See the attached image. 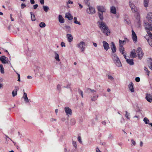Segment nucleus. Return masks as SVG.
<instances>
[{
	"label": "nucleus",
	"instance_id": "1",
	"mask_svg": "<svg viewBox=\"0 0 152 152\" xmlns=\"http://www.w3.org/2000/svg\"><path fill=\"white\" fill-rule=\"evenodd\" d=\"M97 23L99 28L104 34L107 36L110 34V31L105 23L103 21H98Z\"/></svg>",
	"mask_w": 152,
	"mask_h": 152
},
{
	"label": "nucleus",
	"instance_id": "2",
	"mask_svg": "<svg viewBox=\"0 0 152 152\" xmlns=\"http://www.w3.org/2000/svg\"><path fill=\"white\" fill-rule=\"evenodd\" d=\"M129 4L132 12L134 13L137 12V9L132 0L129 1Z\"/></svg>",
	"mask_w": 152,
	"mask_h": 152
},
{
	"label": "nucleus",
	"instance_id": "3",
	"mask_svg": "<svg viewBox=\"0 0 152 152\" xmlns=\"http://www.w3.org/2000/svg\"><path fill=\"white\" fill-rule=\"evenodd\" d=\"M136 53L138 58L139 59H141L144 55L142 48L140 47H138L137 49Z\"/></svg>",
	"mask_w": 152,
	"mask_h": 152
},
{
	"label": "nucleus",
	"instance_id": "4",
	"mask_svg": "<svg viewBox=\"0 0 152 152\" xmlns=\"http://www.w3.org/2000/svg\"><path fill=\"white\" fill-rule=\"evenodd\" d=\"M88 7L86 10V12L89 14L92 15L94 14L95 12V8L92 6H87Z\"/></svg>",
	"mask_w": 152,
	"mask_h": 152
},
{
	"label": "nucleus",
	"instance_id": "5",
	"mask_svg": "<svg viewBox=\"0 0 152 152\" xmlns=\"http://www.w3.org/2000/svg\"><path fill=\"white\" fill-rule=\"evenodd\" d=\"M36 69L34 70V71L39 73L40 76H42L44 74V70L42 68L39 66H36Z\"/></svg>",
	"mask_w": 152,
	"mask_h": 152
},
{
	"label": "nucleus",
	"instance_id": "6",
	"mask_svg": "<svg viewBox=\"0 0 152 152\" xmlns=\"http://www.w3.org/2000/svg\"><path fill=\"white\" fill-rule=\"evenodd\" d=\"M144 24V26L147 32V31H150L152 30V24L149 23V22L145 23Z\"/></svg>",
	"mask_w": 152,
	"mask_h": 152
},
{
	"label": "nucleus",
	"instance_id": "7",
	"mask_svg": "<svg viewBox=\"0 0 152 152\" xmlns=\"http://www.w3.org/2000/svg\"><path fill=\"white\" fill-rule=\"evenodd\" d=\"M85 45V42L82 41L80 42L77 45V47L80 49L81 52H83L85 49V48L84 47V45Z\"/></svg>",
	"mask_w": 152,
	"mask_h": 152
},
{
	"label": "nucleus",
	"instance_id": "8",
	"mask_svg": "<svg viewBox=\"0 0 152 152\" xmlns=\"http://www.w3.org/2000/svg\"><path fill=\"white\" fill-rule=\"evenodd\" d=\"M64 110L65 112L66 115L69 116L71 115L72 113V110L69 107H66L64 108Z\"/></svg>",
	"mask_w": 152,
	"mask_h": 152
},
{
	"label": "nucleus",
	"instance_id": "9",
	"mask_svg": "<svg viewBox=\"0 0 152 152\" xmlns=\"http://www.w3.org/2000/svg\"><path fill=\"white\" fill-rule=\"evenodd\" d=\"M145 99L149 102H152V93L151 94H146Z\"/></svg>",
	"mask_w": 152,
	"mask_h": 152
},
{
	"label": "nucleus",
	"instance_id": "10",
	"mask_svg": "<svg viewBox=\"0 0 152 152\" xmlns=\"http://www.w3.org/2000/svg\"><path fill=\"white\" fill-rule=\"evenodd\" d=\"M1 61L3 64H9L8 61V58L4 56H1Z\"/></svg>",
	"mask_w": 152,
	"mask_h": 152
},
{
	"label": "nucleus",
	"instance_id": "11",
	"mask_svg": "<svg viewBox=\"0 0 152 152\" xmlns=\"http://www.w3.org/2000/svg\"><path fill=\"white\" fill-rule=\"evenodd\" d=\"M132 38L134 42L136 43L137 41V37L134 31L133 30L132 31Z\"/></svg>",
	"mask_w": 152,
	"mask_h": 152
},
{
	"label": "nucleus",
	"instance_id": "12",
	"mask_svg": "<svg viewBox=\"0 0 152 152\" xmlns=\"http://www.w3.org/2000/svg\"><path fill=\"white\" fill-rule=\"evenodd\" d=\"M147 18L148 20V22L152 24V13L149 12L147 16Z\"/></svg>",
	"mask_w": 152,
	"mask_h": 152
},
{
	"label": "nucleus",
	"instance_id": "13",
	"mask_svg": "<svg viewBox=\"0 0 152 152\" xmlns=\"http://www.w3.org/2000/svg\"><path fill=\"white\" fill-rule=\"evenodd\" d=\"M115 64L118 67L122 66L121 63L119 58L113 60Z\"/></svg>",
	"mask_w": 152,
	"mask_h": 152
},
{
	"label": "nucleus",
	"instance_id": "14",
	"mask_svg": "<svg viewBox=\"0 0 152 152\" xmlns=\"http://www.w3.org/2000/svg\"><path fill=\"white\" fill-rule=\"evenodd\" d=\"M103 46L104 49L107 51L110 48L109 45L106 41H103L102 42Z\"/></svg>",
	"mask_w": 152,
	"mask_h": 152
},
{
	"label": "nucleus",
	"instance_id": "15",
	"mask_svg": "<svg viewBox=\"0 0 152 152\" xmlns=\"http://www.w3.org/2000/svg\"><path fill=\"white\" fill-rule=\"evenodd\" d=\"M110 47L112 50V53H115L116 51V48L114 43L113 42H111Z\"/></svg>",
	"mask_w": 152,
	"mask_h": 152
},
{
	"label": "nucleus",
	"instance_id": "16",
	"mask_svg": "<svg viewBox=\"0 0 152 152\" xmlns=\"http://www.w3.org/2000/svg\"><path fill=\"white\" fill-rule=\"evenodd\" d=\"M98 10L100 13L104 12L106 11V10L105 8L102 6H99L97 7Z\"/></svg>",
	"mask_w": 152,
	"mask_h": 152
},
{
	"label": "nucleus",
	"instance_id": "17",
	"mask_svg": "<svg viewBox=\"0 0 152 152\" xmlns=\"http://www.w3.org/2000/svg\"><path fill=\"white\" fill-rule=\"evenodd\" d=\"M130 57L132 58H134L137 56L136 53V50L134 49H133L130 53Z\"/></svg>",
	"mask_w": 152,
	"mask_h": 152
},
{
	"label": "nucleus",
	"instance_id": "18",
	"mask_svg": "<svg viewBox=\"0 0 152 152\" xmlns=\"http://www.w3.org/2000/svg\"><path fill=\"white\" fill-rule=\"evenodd\" d=\"M133 86L134 84L132 82H131L128 85L129 88L131 92H134Z\"/></svg>",
	"mask_w": 152,
	"mask_h": 152
},
{
	"label": "nucleus",
	"instance_id": "19",
	"mask_svg": "<svg viewBox=\"0 0 152 152\" xmlns=\"http://www.w3.org/2000/svg\"><path fill=\"white\" fill-rule=\"evenodd\" d=\"M66 37L68 42H71L72 41L73 37L71 34H67L66 35Z\"/></svg>",
	"mask_w": 152,
	"mask_h": 152
},
{
	"label": "nucleus",
	"instance_id": "20",
	"mask_svg": "<svg viewBox=\"0 0 152 152\" xmlns=\"http://www.w3.org/2000/svg\"><path fill=\"white\" fill-rule=\"evenodd\" d=\"M110 13L114 15L116 14V9L114 6H112L110 8Z\"/></svg>",
	"mask_w": 152,
	"mask_h": 152
},
{
	"label": "nucleus",
	"instance_id": "21",
	"mask_svg": "<svg viewBox=\"0 0 152 152\" xmlns=\"http://www.w3.org/2000/svg\"><path fill=\"white\" fill-rule=\"evenodd\" d=\"M67 33H70L71 32V29L70 26H65L64 28Z\"/></svg>",
	"mask_w": 152,
	"mask_h": 152
},
{
	"label": "nucleus",
	"instance_id": "22",
	"mask_svg": "<svg viewBox=\"0 0 152 152\" xmlns=\"http://www.w3.org/2000/svg\"><path fill=\"white\" fill-rule=\"evenodd\" d=\"M111 57L113 60L115 59H118V58H119L117 55L115 53H112Z\"/></svg>",
	"mask_w": 152,
	"mask_h": 152
},
{
	"label": "nucleus",
	"instance_id": "23",
	"mask_svg": "<svg viewBox=\"0 0 152 152\" xmlns=\"http://www.w3.org/2000/svg\"><path fill=\"white\" fill-rule=\"evenodd\" d=\"M65 17L69 20H71L73 19V16L70 13H66V14Z\"/></svg>",
	"mask_w": 152,
	"mask_h": 152
},
{
	"label": "nucleus",
	"instance_id": "24",
	"mask_svg": "<svg viewBox=\"0 0 152 152\" xmlns=\"http://www.w3.org/2000/svg\"><path fill=\"white\" fill-rule=\"evenodd\" d=\"M126 61L128 64H129L130 65H133L134 64L133 62V59H127Z\"/></svg>",
	"mask_w": 152,
	"mask_h": 152
},
{
	"label": "nucleus",
	"instance_id": "25",
	"mask_svg": "<svg viewBox=\"0 0 152 152\" xmlns=\"http://www.w3.org/2000/svg\"><path fill=\"white\" fill-rule=\"evenodd\" d=\"M58 21L61 23H63L64 22V19L62 16L61 15H59L58 16Z\"/></svg>",
	"mask_w": 152,
	"mask_h": 152
},
{
	"label": "nucleus",
	"instance_id": "26",
	"mask_svg": "<svg viewBox=\"0 0 152 152\" xmlns=\"http://www.w3.org/2000/svg\"><path fill=\"white\" fill-rule=\"evenodd\" d=\"M86 92L90 93V92L92 93V94H94V93L96 92V91L94 89H91L90 88H88L86 90Z\"/></svg>",
	"mask_w": 152,
	"mask_h": 152
},
{
	"label": "nucleus",
	"instance_id": "27",
	"mask_svg": "<svg viewBox=\"0 0 152 152\" xmlns=\"http://www.w3.org/2000/svg\"><path fill=\"white\" fill-rule=\"evenodd\" d=\"M55 54V58L56 60V61H59L60 60V59L59 57V55L56 52H54Z\"/></svg>",
	"mask_w": 152,
	"mask_h": 152
},
{
	"label": "nucleus",
	"instance_id": "28",
	"mask_svg": "<svg viewBox=\"0 0 152 152\" xmlns=\"http://www.w3.org/2000/svg\"><path fill=\"white\" fill-rule=\"evenodd\" d=\"M30 14L31 15V20L32 21H34L36 20L34 15L32 12H30Z\"/></svg>",
	"mask_w": 152,
	"mask_h": 152
},
{
	"label": "nucleus",
	"instance_id": "29",
	"mask_svg": "<svg viewBox=\"0 0 152 152\" xmlns=\"http://www.w3.org/2000/svg\"><path fill=\"white\" fill-rule=\"evenodd\" d=\"M119 50L121 53L122 54L123 53H126L124 48L123 47H120Z\"/></svg>",
	"mask_w": 152,
	"mask_h": 152
},
{
	"label": "nucleus",
	"instance_id": "30",
	"mask_svg": "<svg viewBox=\"0 0 152 152\" xmlns=\"http://www.w3.org/2000/svg\"><path fill=\"white\" fill-rule=\"evenodd\" d=\"M23 98L24 99V100L26 103L29 102V100L27 95H23Z\"/></svg>",
	"mask_w": 152,
	"mask_h": 152
},
{
	"label": "nucleus",
	"instance_id": "31",
	"mask_svg": "<svg viewBox=\"0 0 152 152\" xmlns=\"http://www.w3.org/2000/svg\"><path fill=\"white\" fill-rule=\"evenodd\" d=\"M126 42L125 40L122 41L121 40H119V43L120 47H123L124 45V42Z\"/></svg>",
	"mask_w": 152,
	"mask_h": 152
},
{
	"label": "nucleus",
	"instance_id": "32",
	"mask_svg": "<svg viewBox=\"0 0 152 152\" xmlns=\"http://www.w3.org/2000/svg\"><path fill=\"white\" fill-rule=\"evenodd\" d=\"M98 15L99 19L101 20H102L103 19V13L99 12Z\"/></svg>",
	"mask_w": 152,
	"mask_h": 152
},
{
	"label": "nucleus",
	"instance_id": "33",
	"mask_svg": "<svg viewBox=\"0 0 152 152\" xmlns=\"http://www.w3.org/2000/svg\"><path fill=\"white\" fill-rule=\"evenodd\" d=\"M75 120L74 118H72L70 121V124L72 125H73L75 124Z\"/></svg>",
	"mask_w": 152,
	"mask_h": 152
},
{
	"label": "nucleus",
	"instance_id": "34",
	"mask_svg": "<svg viewBox=\"0 0 152 152\" xmlns=\"http://www.w3.org/2000/svg\"><path fill=\"white\" fill-rule=\"evenodd\" d=\"M149 0H144V5L145 7H147L148 6Z\"/></svg>",
	"mask_w": 152,
	"mask_h": 152
},
{
	"label": "nucleus",
	"instance_id": "35",
	"mask_svg": "<svg viewBox=\"0 0 152 152\" xmlns=\"http://www.w3.org/2000/svg\"><path fill=\"white\" fill-rule=\"evenodd\" d=\"M98 97V95H94L91 98V100L92 101H95L97 99Z\"/></svg>",
	"mask_w": 152,
	"mask_h": 152
},
{
	"label": "nucleus",
	"instance_id": "36",
	"mask_svg": "<svg viewBox=\"0 0 152 152\" xmlns=\"http://www.w3.org/2000/svg\"><path fill=\"white\" fill-rule=\"evenodd\" d=\"M149 61L150 65L149 66V68L152 70V59L150 58L149 59V60L148 61Z\"/></svg>",
	"mask_w": 152,
	"mask_h": 152
},
{
	"label": "nucleus",
	"instance_id": "37",
	"mask_svg": "<svg viewBox=\"0 0 152 152\" xmlns=\"http://www.w3.org/2000/svg\"><path fill=\"white\" fill-rule=\"evenodd\" d=\"M126 114L125 115V116L126 118L128 119H130V113H128L127 111H125Z\"/></svg>",
	"mask_w": 152,
	"mask_h": 152
},
{
	"label": "nucleus",
	"instance_id": "38",
	"mask_svg": "<svg viewBox=\"0 0 152 152\" xmlns=\"http://www.w3.org/2000/svg\"><path fill=\"white\" fill-rule=\"evenodd\" d=\"M0 72L2 74L4 73V69L2 65L0 64Z\"/></svg>",
	"mask_w": 152,
	"mask_h": 152
},
{
	"label": "nucleus",
	"instance_id": "39",
	"mask_svg": "<svg viewBox=\"0 0 152 152\" xmlns=\"http://www.w3.org/2000/svg\"><path fill=\"white\" fill-rule=\"evenodd\" d=\"M74 22L75 23L79 25H80L81 24L79 22H78L77 21V18H76V17H74Z\"/></svg>",
	"mask_w": 152,
	"mask_h": 152
},
{
	"label": "nucleus",
	"instance_id": "40",
	"mask_svg": "<svg viewBox=\"0 0 152 152\" xmlns=\"http://www.w3.org/2000/svg\"><path fill=\"white\" fill-rule=\"evenodd\" d=\"M143 121L146 124H149V120L146 117L144 118Z\"/></svg>",
	"mask_w": 152,
	"mask_h": 152
},
{
	"label": "nucleus",
	"instance_id": "41",
	"mask_svg": "<svg viewBox=\"0 0 152 152\" xmlns=\"http://www.w3.org/2000/svg\"><path fill=\"white\" fill-rule=\"evenodd\" d=\"M43 9L44 11L47 12L49 9V8L48 7L46 6H43Z\"/></svg>",
	"mask_w": 152,
	"mask_h": 152
},
{
	"label": "nucleus",
	"instance_id": "42",
	"mask_svg": "<svg viewBox=\"0 0 152 152\" xmlns=\"http://www.w3.org/2000/svg\"><path fill=\"white\" fill-rule=\"evenodd\" d=\"M72 144L75 147V149H77V146L76 142L75 141H72Z\"/></svg>",
	"mask_w": 152,
	"mask_h": 152
},
{
	"label": "nucleus",
	"instance_id": "43",
	"mask_svg": "<svg viewBox=\"0 0 152 152\" xmlns=\"http://www.w3.org/2000/svg\"><path fill=\"white\" fill-rule=\"evenodd\" d=\"M77 139L78 142L80 144L82 143V141L81 140V137L80 135H78L77 137Z\"/></svg>",
	"mask_w": 152,
	"mask_h": 152
},
{
	"label": "nucleus",
	"instance_id": "44",
	"mask_svg": "<svg viewBox=\"0 0 152 152\" xmlns=\"http://www.w3.org/2000/svg\"><path fill=\"white\" fill-rule=\"evenodd\" d=\"M39 26L41 28H44L45 26L46 25L45 23L42 22L39 23Z\"/></svg>",
	"mask_w": 152,
	"mask_h": 152
},
{
	"label": "nucleus",
	"instance_id": "45",
	"mask_svg": "<svg viewBox=\"0 0 152 152\" xmlns=\"http://www.w3.org/2000/svg\"><path fill=\"white\" fill-rule=\"evenodd\" d=\"M90 0H84V3L86 6H89L90 5Z\"/></svg>",
	"mask_w": 152,
	"mask_h": 152
},
{
	"label": "nucleus",
	"instance_id": "46",
	"mask_svg": "<svg viewBox=\"0 0 152 152\" xmlns=\"http://www.w3.org/2000/svg\"><path fill=\"white\" fill-rule=\"evenodd\" d=\"M78 92L79 94L81 95L82 98H83V91L82 90H80V89H79L78 90Z\"/></svg>",
	"mask_w": 152,
	"mask_h": 152
},
{
	"label": "nucleus",
	"instance_id": "47",
	"mask_svg": "<svg viewBox=\"0 0 152 152\" xmlns=\"http://www.w3.org/2000/svg\"><path fill=\"white\" fill-rule=\"evenodd\" d=\"M144 70L145 71H146V73H147V75L148 76L149 75V74L150 73V72L148 70V69L146 67H145Z\"/></svg>",
	"mask_w": 152,
	"mask_h": 152
},
{
	"label": "nucleus",
	"instance_id": "48",
	"mask_svg": "<svg viewBox=\"0 0 152 152\" xmlns=\"http://www.w3.org/2000/svg\"><path fill=\"white\" fill-rule=\"evenodd\" d=\"M5 136L6 137V141L7 142V143L8 144V142H7V141L9 140H12V139L9 138V137L7 135H5Z\"/></svg>",
	"mask_w": 152,
	"mask_h": 152
},
{
	"label": "nucleus",
	"instance_id": "49",
	"mask_svg": "<svg viewBox=\"0 0 152 152\" xmlns=\"http://www.w3.org/2000/svg\"><path fill=\"white\" fill-rule=\"evenodd\" d=\"M147 41L150 46L152 47V40H151V39H148L147 40Z\"/></svg>",
	"mask_w": 152,
	"mask_h": 152
},
{
	"label": "nucleus",
	"instance_id": "50",
	"mask_svg": "<svg viewBox=\"0 0 152 152\" xmlns=\"http://www.w3.org/2000/svg\"><path fill=\"white\" fill-rule=\"evenodd\" d=\"M147 33L149 36V37L151 38V39H152V34L150 32V31H147Z\"/></svg>",
	"mask_w": 152,
	"mask_h": 152
},
{
	"label": "nucleus",
	"instance_id": "51",
	"mask_svg": "<svg viewBox=\"0 0 152 152\" xmlns=\"http://www.w3.org/2000/svg\"><path fill=\"white\" fill-rule=\"evenodd\" d=\"M12 96L14 97L16 96L17 94V92L14 91H13L12 92Z\"/></svg>",
	"mask_w": 152,
	"mask_h": 152
},
{
	"label": "nucleus",
	"instance_id": "52",
	"mask_svg": "<svg viewBox=\"0 0 152 152\" xmlns=\"http://www.w3.org/2000/svg\"><path fill=\"white\" fill-rule=\"evenodd\" d=\"M136 15H137L136 18L137 20H139V21H138V23H139V22H140V14H139V13H138V12H137V13Z\"/></svg>",
	"mask_w": 152,
	"mask_h": 152
},
{
	"label": "nucleus",
	"instance_id": "53",
	"mask_svg": "<svg viewBox=\"0 0 152 152\" xmlns=\"http://www.w3.org/2000/svg\"><path fill=\"white\" fill-rule=\"evenodd\" d=\"M108 78L110 80H113L114 79L113 77L111 75H108Z\"/></svg>",
	"mask_w": 152,
	"mask_h": 152
},
{
	"label": "nucleus",
	"instance_id": "54",
	"mask_svg": "<svg viewBox=\"0 0 152 152\" xmlns=\"http://www.w3.org/2000/svg\"><path fill=\"white\" fill-rule=\"evenodd\" d=\"M57 89L59 91H60L61 90V85L59 84H58L57 86Z\"/></svg>",
	"mask_w": 152,
	"mask_h": 152
},
{
	"label": "nucleus",
	"instance_id": "55",
	"mask_svg": "<svg viewBox=\"0 0 152 152\" xmlns=\"http://www.w3.org/2000/svg\"><path fill=\"white\" fill-rule=\"evenodd\" d=\"M26 6V5L25 4L22 3L21 5V8L22 9H23Z\"/></svg>",
	"mask_w": 152,
	"mask_h": 152
},
{
	"label": "nucleus",
	"instance_id": "56",
	"mask_svg": "<svg viewBox=\"0 0 152 152\" xmlns=\"http://www.w3.org/2000/svg\"><path fill=\"white\" fill-rule=\"evenodd\" d=\"M135 81L137 82H139L140 81V78L139 77H137L135 78Z\"/></svg>",
	"mask_w": 152,
	"mask_h": 152
},
{
	"label": "nucleus",
	"instance_id": "57",
	"mask_svg": "<svg viewBox=\"0 0 152 152\" xmlns=\"http://www.w3.org/2000/svg\"><path fill=\"white\" fill-rule=\"evenodd\" d=\"M18 89H19L18 86H15V89L14 91L17 92V91L18 90Z\"/></svg>",
	"mask_w": 152,
	"mask_h": 152
},
{
	"label": "nucleus",
	"instance_id": "58",
	"mask_svg": "<svg viewBox=\"0 0 152 152\" xmlns=\"http://www.w3.org/2000/svg\"><path fill=\"white\" fill-rule=\"evenodd\" d=\"M132 142L133 145H136V142L134 140H133L132 139L131 140Z\"/></svg>",
	"mask_w": 152,
	"mask_h": 152
},
{
	"label": "nucleus",
	"instance_id": "59",
	"mask_svg": "<svg viewBox=\"0 0 152 152\" xmlns=\"http://www.w3.org/2000/svg\"><path fill=\"white\" fill-rule=\"evenodd\" d=\"M38 6L37 4H36L33 6L34 9H36L38 7Z\"/></svg>",
	"mask_w": 152,
	"mask_h": 152
},
{
	"label": "nucleus",
	"instance_id": "60",
	"mask_svg": "<svg viewBox=\"0 0 152 152\" xmlns=\"http://www.w3.org/2000/svg\"><path fill=\"white\" fill-rule=\"evenodd\" d=\"M61 45L62 47H65V43L64 42H61Z\"/></svg>",
	"mask_w": 152,
	"mask_h": 152
},
{
	"label": "nucleus",
	"instance_id": "61",
	"mask_svg": "<svg viewBox=\"0 0 152 152\" xmlns=\"http://www.w3.org/2000/svg\"><path fill=\"white\" fill-rule=\"evenodd\" d=\"M70 85L68 84V85H67L66 86H63V87L68 88H70Z\"/></svg>",
	"mask_w": 152,
	"mask_h": 152
},
{
	"label": "nucleus",
	"instance_id": "62",
	"mask_svg": "<svg viewBox=\"0 0 152 152\" xmlns=\"http://www.w3.org/2000/svg\"><path fill=\"white\" fill-rule=\"evenodd\" d=\"M40 2L41 4H43L44 3V0H40Z\"/></svg>",
	"mask_w": 152,
	"mask_h": 152
},
{
	"label": "nucleus",
	"instance_id": "63",
	"mask_svg": "<svg viewBox=\"0 0 152 152\" xmlns=\"http://www.w3.org/2000/svg\"><path fill=\"white\" fill-rule=\"evenodd\" d=\"M73 3V2L72 1H71V0H69L68 1V2H67V4H72Z\"/></svg>",
	"mask_w": 152,
	"mask_h": 152
},
{
	"label": "nucleus",
	"instance_id": "64",
	"mask_svg": "<svg viewBox=\"0 0 152 152\" xmlns=\"http://www.w3.org/2000/svg\"><path fill=\"white\" fill-rule=\"evenodd\" d=\"M96 152H102L98 147L96 148Z\"/></svg>",
	"mask_w": 152,
	"mask_h": 152
}]
</instances>
